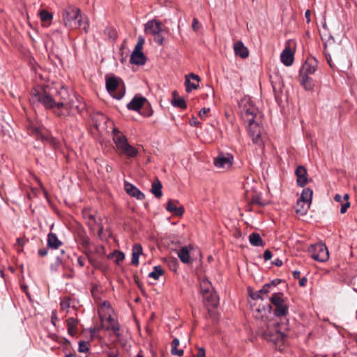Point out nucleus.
<instances>
[{
	"label": "nucleus",
	"instance_id": "obj_6",
	"mask_svg": "<svg viewBox=\"0 0 357 357\" xmlns=\"http://www.w3.org/2000/svg\"><path fill=\"white\" fill-rule=\"evenodd\" d=\"M280 325L271 323L267 325L266 329L262 333L263 337L268 342L278 344L284 339V333L279 329Z\"/></svg>",
	"mask_w": 357,
	"mask_h": 357
},
{
	"label": "nucleus",
	"instance_id": "obj_38",
	"mask_svg": "<svg viewBox=\"0 0 357 357\" xmlns=\"http://www.w3.org/2000/svg\"><path fill=\"white\" fill-rule=\"evenodd\" d=\"M61 310L68 313L70 308V298L66 297L63 298L60 303Z\"/></svg>",
	"mask_w": 357,
	"mask_h": 357
},
{
	"label": "nucleus",
	"instance_id": "obj_51",
	"mask_svg": "<svg viewBox=\"0 0 357 357\" xmlns=\"http://www.w3.org/2000/svg\"><path fill=\"white\" fill-rule=\"evenodd\" d=\"M272 257V253L269 250H266L264 252V259L265 261H268Z\"/></svg>",
	"mask_w": 357,
	"mask_h": 357
},
{
	"label": "nucleus",
	"instance_id": "obj_56",
	"mask_svg": "<svg viewBox=\"0 0 357 357\" xmlns=\"http://www.w3.org/2000/svg\"><path fill=\"white\" fill-rule=\"evenodd\" d=\"M84 258L82 257H79L77 259V263L80 267H83L84 266Z\"/></svg>",
	"mask_w": 357,
	"mask_h": 357
},
{
	"label": "nucleus",
	"instance_id": "obj_55",
	"mask_svg": "<svg viewBox=\"0 0 357 357\" xmlns=\"http://www.w3.org/2000/svg\"><path fill=\"white\" fill-rule=\"evenodd\" d=\"M190 124L192 126H197L199 124V121L195 117H192L190 121Z\"/></svg>",
	"mask_w": 357,
	"mask_h": 357
},
{
	"label": "nucleus",
	"instance_id": "obj_33",
	"mask_svg": "<svg viewBox=\"0 0 357 357\" xmlns=\"http://www.w3.org/2000/svg\"><path fill=\"white\" fill-rule=\"evenodd\" d=\"M164 274V271L160 266L153 267V271L149 273V277L154 280H158L160 276Z\"/></svg>",
	"mask_w": 357,
	"mask_h": 357
},
{
	"label": "nucleus",
	"instance_id": "obj_49",
	"mask_svg": "<svg viewBox=\"0 0 357 357\" xmlns=\"http://www.w3.org/2000/svg\"><path fill=\"white\" fill-rule=\"evenodd\" d=\"M210 111L209 108L204 107L199 112V116L202 119H205L207 113Z\"/></svg>",
	"mask_w": 357,
	"mask_h": 357
},
{
	"label": "nucleus",
	"instance_id": "obj_13",
	"mask_svg": "<svg viewBox=\"0 0 357 357\" xmlns=\"http://www.w3.org/2000/svg\"><path fill=\"white\" fill-rule=\"evenodd\" d=\"M232 160L231 155H220L214 159V165L219 169H228L231 167Z\"/></svg>",
	"mask_w": 357,
	"mask_h": 357
},
{
	"label": "nucleus",
	"instance_id": "obj_57",
	"mask_svg": "<svg viewBox=\"0 0 357 357\" xmlns=\"http://www.w3.org/2000/svg\"><path fill=\"white\" fill-rule=\"evenodd\" d=\"M273 264L274 265H275L276 266H281L282 265V261L280 259H275L273 261Z\"/></svg>",
	"mask_w": 357,
	"mask_h": 357
},
{
	"label": "nucleus",
	"instance_id": "obj_60",
	"mask_svg": "<svg viewBox=\"0 0 357 357\" xmlns=\"http://www.w3.org/2000/svg\"><path fill=\"white\" fill-rule=\"evenodd\" d=\"M47 254V249H43L38 250V255L41 257H44Z\"/></svg>",
	"mask_w": 357,
	"mask_h": 357
},
{
	"label": "nucleus",
	"instance_id": "obj_21",
	"mask_svg": "<svg viewBox=\"0 0 357 357\" xmlns=\"http://www.w3.org/2000/svg\"><path fill=\"white\" fill-rule=\"evenodd\" d=\"M28 130H29L30 134L35 136L37 139L43 141L45 139H47V135L44 132L43 129H42L40 127H38L37 126L34 125L33 123H30L28 126Z\"/></svg>",
	"mask_w": 357,
	"mask_h": 357
},
{
	"label": "nucleus",
	"instance_id": "obj_18",
	"mask_svg": "<svg viewBox=\"0 0 357 357\" xmlns=\"http://www.w3.org/2000/svg\"><path fill=\"white\" fill-rule=\"evenodd\" d=\"M295 173L297 176V184L300 187H304L307 183V173L306 169L303 166H298Z\"/></svg>",
	"mask_w": 357,
	"mask_h": 357
},
{
	"label": "nucleus",
	"instance_id": "obj_48",
	"mask_svg": "<svg viewBox=\"0 0 357 357\" xmlns=\"http://www.w3.org/2000/svg\"><path fill=\"white\" fill-rule=\"evenodd\" d=\"M105 33H108L110 38H113L114 39L116 38V30L112 28H106L105 29Z\"/></svg>",
	"mask_w": 357,
	"mask_h": 357
},
{
	"label": "nucleus",
	"instance_id": "obj_47",
	"mask_svg": "<svg viewBox=\"0 0 357 357\" xmlns=\"http://www.w3.org/2000/svg\"><path fill=\"white\" fill-rule=\"evenodd\" d=\"M192 27L194 31H197L200 27L201 24H199L198 20L197 18H193L192 23Z\"/></svg>",
	"mask_w": 357,
	"mask_h": 357
},
{
	"label": "nucleus",
	"instance_id": "obj_42",
	"mask_svg": "<svg viewBox=\"0 0 357 357\" xmlns=\"http://www.w3.org/2000/svg\"><path fill=\"white\" fill-rule=\"evenodd\" d=\"M275 285H276V283H275L274 282H273L271 283L265 284L263 286V287L261 288V289L259 290L261 295L264 296L265 295H267L270 292V289H271V287L275 286Z\"/></svg>",
	"mask_w": 357,
	"mask_h": 357
},
{
	"label": "nucleus",
	"instance_id": "obj_3",
	"mask_svg": "<svg viewBox=\"0 0 357 357\" xmlns=\"http://www.w3.org/2000/svg\"><path fill=\"white\" fill-rule=\"evenodd\" d=\"M113 309L107 301L100 303L98 307V315L101 321L102 327L107 331L112 330L116 335H119V325L113 318Z\"/></svg>",
	"mask_w": 357,
	"mask_h": 357
},
{
	"label": "nucleus",
	"instance_id": "obj_62",
	"mask_svg": "<svg viewBox=\"0 0 357 357\" xmlns=\"http://www.w3.org/2000/svg\"><path fill=\"white\" fill-rule=\"evenodd\" d=\"M98 234L100 236L103 231V227L102 225H100L99 224H98Z\"/></svg>",
	"mask_w": 357,
	"mask_h": 357
},
{
	"label": "nucleus",
	"instance_id": "obj_20",
	"mask_svg": "<svg viewBox=\"0 0 357 357\" xmlns=\"http://www.w3.org/2000/svg\"><path fill=\"white\" fill-rule=\"evenodd\" d=\"M124 189L126 192L130 196L142 200L144 198V195L135 185L131 183H125Z\"/></svg>",
	"mask_w": 357,
	"mask_h": 357
},
{
	"label": "nucleus",
	"instance_id": "obj_37",
	"mask_svg": "<svg viewBox=\"0 0 357 357\" xmlns=\"http://www.w3.org/2000/svg\"><path fill=\"white\" fill-rule=\"evenodd\" d=\"M40 18L42 22H51L53 19L52 13L47 10L43 9L39 12Z\"/></svg>",
	"mask_w": 357,
	"mask_h": 357
},
{
	"label": "nucleus",
	"instance_id": "obj_22",
	"mask_svg": "<svg viewBox=\"0 0 357 357\" xmlns=\"http://www.w3.org/2000/svg\"><path fill=\"white\" fill-rule=\"evenodd\" d=\"M312 195L313 191L312 189L309 188H304L302 191L299 199L297 201V204L298 206H300L302 203H305V204H308L310 205L312 203Z\"/></svg>",
	"mask_w": 357,
	"mask_h": 357
},
{
	"label": "nucleus",
	"instance_id": "obj_27",
	"mask_svg": "<svg viewBox=\"0 0 357 357\" xmlns=\"http://www.w3.org/2000/svg\"><path fill=\"white\" fill-rule=\"evenodd\" d=\"M130 61L137 65H143L146 61V58L142 51L133 50L130 56Z\"/></svg>",
	"mask_w": 357,
	"mask_h": 357
},
{
	"label": "nucleus",
	"instance_id": "obj_52",
	"mask_svg": "<svg viewBox=\"0 0 357 357\" xmlns=\"http://www.w3.org/2000/svg\"><path fill=\"white\" fill-rule=\"evenodd\" d=\"M196 357H205V349L204 348H199Z\"/></svg>",
	"mask_w": 357,
	"mask_h": 357
},
{
	"label": "nucleus",
	"instance_id": "obj_4",
	"mask_svg": "<svg viewBox=\"0 0 357 357\" xmlns=\"http://www.w3.org/2000/svg\"><path fill=\"white\" fill-rule=\"evenodd\" d=\"M238 109L241 118L246 122L261 119V114L250 97L245 96L239 101Z\"/></svg>",
	"mask_w": 357,
	"mask_h": 357
},
{
	"label": "nucleus",
	"instance_id": "obj_40",
	"mask_svg": "<svg viewBox=\"0 0 357 357\" xmlns=\"http://www.w3.org/2000/svg\"><path fill=\"white\" fill-rule=\"evenodd\" d=\"M344 202L341 204L340 213L342 214L346 213V211L350 206V202H349V195L348 194H345L344 195Z\"/></svg>",
	"mask_w": 357,
	"mask_h": 357
},
{
	"label": "nucleus",
	"instance_id": "obj_12",
	"mask_svg": "<svg viewBox=\"0 0 357 357\" xmlns=\"http://www.w3.org/2000/svg\"><path fill=\"white\" fill-rule=\"evenodd\" d=\"M200 78L198 75L190 73L185 76V90L188 93L191 92L192 90H195L199 87V82Z\"/></svg>",
	"mask_w": 357,
	"mask_h": 357
},
{
	"label": "nucleus",
	"instance_id": "obj_9",
	"mask_svg": "<svg viewBox=\"0 0 357 357\" xmlns=\"http://www.w3.org/2000/svg\"><path fill=\"white\" fill-rule=\"evenodd\" d=\"M268 299L275 307L274 310L275 316L284 317L287 314L288 307L284 303L282 293H275Z\"/></svg>",
	"mask_w": 357,
	"mask_h": 357
},
{
	"label": "nucleus",
	"instance_id": "obj_64",
	"mask_svg": "<svg viewBox=\"0 0 357 357\" xmlns=\"http://www.w3.org/2000/svg\"><path fill=\"white\" fill-rule=\"evenodd\" d=\"M89 261H90V263H91L93 266H94L96 268H98V265H97L96 264H95L92 259H89Z\"/></svg>",
	"mask_w": 357,
	"mask_h": 357
},
{
	"label": "nucleus",
	"instance_id": "obj_14",
	"mask_svg": "<svg viewBox=\"0 0 357 357\" xmlns=\"http://www.w3.org/2000/svg\"><path fill=\"white\" fill-rule=\"evenodd\" d=\"M193 249L192 245L181 247L177 251V255L180 260L184 264H190L192 262L190 252Z\"/></svg>",
	"mask_w": 357,
	"mask_h": 357
},
{
	"label": "nucleus",
	"instance_id": "obj_17",
	"mask_svg": "<svg viewBox=\"0 0 357 357\" xmlns=\"http://www.w3.org/2000/svg\"><path fill=\"white\" fill-rule=\"evenodd\" d=\"M282 63L286 66H290L294 62V52L289 46H286L280 55Z\"/></svg>",
	"mask_w": 357,
	"mask_h": 357
},
{
	"label": "nucleus",
	"instance_id": "obj_35",
	"mask_svg": "<svg viewBox=\"0 0 357 357\" xmlns=\"http://www.w3.org/2000/svg\"><path fill=\"white\" fill-rule=\"evenodd\" d=\"M172 105L174 107H178V108L183 109H186V107H187L185 101L184 100L183 98H180V97L173 98L172 100Z\"/></svg>",
	"mask_w": 357,
	"mask_h": 357
},
{
	"label": "nucleus",
	"instance_id": "obj_29",
	"mask_svg": "<svg viewBox=\"0 0 357 357\" xmlns=\"http://www.w3.org/2000/svg\"><path fill=\"white\" fill-rule=\"evenodd\" d=\"M66 324L68 326V333L71 336L75 335L77 333L78 320L70 317L66 320Z\"/></svg>",
	"mask_w": 357,
	"mask_h": 357
},
{
	"label": "nucleus",
	"instance_id": "obj_43",
	"mask_svg": "<svg viewBox=\"0 0 357 357\" xmlns=\"http://www.w3.org/2000/svg\"><path fill=\"white\" fill-rule=\"evenodd\" d=\"M112 255L115 257V261L116 264H119L125 259L124 253L118 250H115Z\"/></svg>",
	"mask_w": 357,
	"mask_h": 357
},
{
	"label": "nucleus",
	"instance_id": "obj_11",
	"mask_svg": "<svg viewBox=\"0 0 357 357\" xmlns=\"http://www.w3.org/2000/svg\"><path fill=\"white\" fill-rule=\"evenodd\" d=\"M201 293L204 300L212 306L217 305V296L213 291L211 284L208 279H203L200 282Z\"/></svg>",
	"mask_w": 357,
	"mask_h": 357
},
{
	"label": "nucleus",
	"instance_id": "obj_58",
	"mask_svg": "<svg viewBox=\"0 0 357 357\" xmlns=\"http://www.w3.org/2000/svg\"><path fill=\"white\" fill-rule=\"evenodd\" d=\"M325 55H326V58L328 63L329 64L330 67L333 68L334 67V66L332 63L331 57L329 55L328 56L326 54V53H325Z\"/></svg>",
	"mask_w": 357,
	"mask_h": 357
},
{
	"label": "nucleus",
	"instance_id": "obj_53",
	"mask_svg": "<svg viewBox=\"0 0 357 357\" xmlns=\"http://www.w3.org/2000/svg\"><path fill=\"white\" fill-rule=\"evenodd\" d=\"M334 200L337 202H339L340 204L343 203L344 202V197H342L339 194H336L334 197Z\"/></svg>",
	"mask_w": 357,
	"mask_h": 357
},
{
	"label": "nucleus",
	"instance_id": "obj_34",
	"mask_svg": "<svg viewBox=\"0 0 357 357\" xmlns=\"http://www.w3.org/2000/svg\"><path fill=\"white\" fill-rule=\"evenodd\" d=\"M250 202L252 204H256L259 206H264L268 204L266 201L262 199L261 195L257 193L252 195Z\"/></svg>",
	"mask_w": 357,
	"mask_h": 357
},
{
	"label": "nucleus",
	"instance_id": "obj_28",
	"mask_svg": "<svg viewBox=\"0 0 357 357\" xmlns=\"http://www.w3.org/2000/svg\"><path fill=\"white\" fill-rule=\"evenodd\" d=\"M62 243L59 240L56 235L54 233L50 232L47 236V245L52 249H58Z\"/></svg>",
	"mask_w": 357,
	"mask_h": 357
},
{
	"label": "nucleus",
	"instance_id": "obj_54",
	"mask_svg": "<svg viewBox=\"0 0 357 357\" xmlns=\"http://www.w3.org/2000/svg\"><path fill=\"white\" fill-rule=\"evenodd\" d=\"M311 12L310 10H307L305 13V17L306 19V22L309 24L311 22Z\"/></svg>",
	"mask_w": 357,
	"mask_h": 357
},
{
	"label": "nucleus",
	"instance_id": "obj_46",
	"mask_svg": "<svg viewBox=\"0 0 357 357\" xmlns=\"http://www.w3.org/2000/svg\"><path fill=\"white\" fill-rule=\"evenodd\" d=\"M251 297L254 300H258V299L264 300L265 299V296L261 295L260 291H256V292L252 294Z\"/></svg>",
	"mask_w": 357,
	"mask_h": 357
},
{
	"label": "nucleus",
	"instance_id": "obj_41",
	"mask_svg": "<svg viewBox=\"0 0 357 357\" xmlns=\"http://www.w3.org/2000/svg\"><path fill=\"white\" fill-rule=\"evenodd\" d=\"M310 205L308 204H305V203H302L301 205L298 206V205L296 204V212L301 215H305L310 208Z\"/></svg>",
	"mask_w": 357,
	"mask_h": 357
},
{
	"label": "nucleus",
	"instance_id": "obj_44",
	"mask_svg": "<svg viewBox=\"0 0 357 357\" xmlns=\"http://www.w3.org/2000/svg\"><path fill=\"white\" fill-rule=\"evenodd\" d=\"M89 342L85 341H81L79 343V352H86L89 351Z\"/></svg>",
	"mask_w": 357,
	"mask_h": 357
},
{
	"label": "nucleus",
	"instance_id": "obj_7",
	"mask_svg": "<svg viewBox=\"0 0 357 357\" xmlns=\"http://www.w3.org/2000/svg\"><path fill=\"white\" fill-rule=\"evenodd\" d=\"M106 89L114 98L120 100L124 96L122 90H119L121 79L114 75H105Z\"/></svg>",
	"mask_w": 357,
	"mask_h": 357
},
{
	"label": "nucleus",
	"instance_id": "obj_5",
	"mask_svg": "<svg viewBox=\"0 0 357 357\" xmlns=\"http://www.w3.org/2000/svg\"><path fill=\"white\" fill-rule=\"evenodd\" d=\"M310 257L319 262H326L329 258V252L323 243L310 245L307 249Z\"/></svg>",
	"mask_w": 357,
	"mask_h": 357
},
{
	"label": "nucleus",
	"instance_id": "obj_45",
	"mask_svg": "<svg viewBox=\"0 0 357 357\" xmlns=\"http://www.w3.org/2000/svg\"><path fill=\"white\" fill-rule=\"evenodd\" d=\"M144 43V38L142 36L138 38L137 43L135 45L134 50L142 51V46Z\"/></svg>",
	"mask_w": 357,
	"mask_h": 357
},
{
	"label": "nucleus",
	"instance_id": "obj_8",
	"mask_svg": "<svg viewBox=\"0 0 357 357\" xmlns=\"http://www.w3.org/2000/svg\"><path fill=\"white\" fill-rule=\"evenodd\" d=\"M162 31V24L156 20L148 21L144 25V32L146 34H150L155 36V42L159 45H162L163 37L160 33Z\"/></svg>",
	"mask_w": 357,
	"mask_h": 357
},
{
	"label": "nucleus",
	"instance_id": "obj_1",
	"mask_svg": "<svg viewBox=\"0 0 357 357\" xmlns=\"http://www.w3.org/2000/svg\"><path fill=\"white\" fill-rule=\"evenodd\" d=\"M30 102L33 105L40 103L47 109H54L58 116H66L73 111V105L65 88H61L54 96L45 89H33Z\"/></svg>",
	"mask_w": 357,
	"mask_h": 357
},
{
	"label": "nucleus",
	"instance_id": "obj_24",
	"mask_svg": "<svg viewBox=\"0 0 357 357\" xmlns=\"http://www.w3.org/2000/svg\"><path fill=\"white\" fill-rule=\"evenodd\" d=\"M119 151L121 154L125 155L128 158H135L138 154L137 149L129 144V143L126 144L124 146H121V149Z\"/></svg>",
	"mask_w": 357,
	"mask_h": 357
},
{
	"label": "nucleus",
	"instance_id": "obj_25",
	"mask_svg": "<svg viewBox=\"0 0 357 357\" xmlns=\"http://www.w3.org/2000/svg\"><path fill=\"white\" fill-rule=\"evenodd\" d=\"M235 54L241 58H247L249 55L248 48L244 45L241 41H238L234 46Z\"/></svg>",
	"mask_w": 357,
	"mask_h": 357
},
{
	"label": "nucleus",
	"instance_id": "obj_15",
	"mask_svg": "<svg viewBox=\"0 0 357 357\" xmlns=\"http://www.w3.org/2000/svg\"><path fill=\"white\" fill-rule=\"evenodd\" d=\"M113 141L118 151L121 149V146H124L128 144L126 137L123 135L117 128H114L112 130Z\"/></svg>",
	"mask_w": 357,
	"mask_h": 357
},
{
	"label": "nucleus",
	"instance_id": "obj_50",
	"mask_svg": "<svg viewBox=\"0 0 357 357\" xmlns=\"http://www.w3.org/2000/svg\"><path fill=\"white\" fill-rule=\"evenodd\" d=\"M58 321L57 312L56 310H53L51 314V322L54 326H56V323Z\"/></svg>",
	"mask_w": 357,
	"mask_h": 357
},
{
	"label": "nucleus",
	"instance_id": "obj_61",
	"mask_svg": "<svg viewBox=\"0 0 357 357\" xmlns=\"http://www.w3.org/2000/svg\"><path fill=\"white\" fill-rule=\"evenodd\" d=\"M300 275H301V273H300V271H294L293 272V276H294V278L295 279L299 278Z\"/></svg>",
	"mask_w": 357,
	"mask_h": 357
},
{
	"label": "nucleus",
	"instance_id": "obj_39",
	"mask_svg": "<svg viewBox=\"0 0 357 357\" xmlns=\"http://www.w3.org/2000/svg\"><path fill=\"white\" fill-rule=\"evenodd\" d=\"M84 216L89 225L93 226L97 223L95 214L91 213L89 211H84Z\"/></svg>",
	"mask_w": 357,
	"mask_h": 357
},
{
	"label": "nucleus",
	"instance_id": "obj_10",
	"mask_svg": "<svg viewBox=\"0 0 357 357\" xmlns=\"http://www.w3.org/2000/svg\"><path fill=\"white\" fill-rule=\"evenodd\" d=\"M248 131L249 135L252 137V140L255 144H259L262 142L261 139V134H262V128L260 126L261 123V119H256L252 120L251 121H248Z\"/></svg>",
	"mask_w": 357,
	"mask_h": 357
},
{
	"label": "nucleus",
	"instance_id": "obj_23",
	"mask_svg": "<svg viewBox=\"0 0 357 357\" xmlns=\"http://www.w3.org/2000/svg\"><path fill=\"white\" fill-rule=\"evenodd\" d=\"M146 99L144 97H134L132 100L127 105V107L130 110L139 111L145 102Z\"/></svg>",
	"mask_w": 357,
	"mask_h": 357
},
{
	"label": "nucleus",
	"instance_id": "obj_63",
	"mask_svg": "<svg viewBox=\"0 0 357 357\" xmlns=\"http://www.w3.org/2000/svg\"><path fill=\"white\" fill-rule=\"evenodd\" d=\"M107 357H118V355L116 353L109 352L107 354Z\"/></svg>",
	"mask_w": 357,
	"mask_h": 357
},
{
	"label": "nucleus",
	"instance_id": "obj_26",
	"mask_svg": "<svg viewBox=\"0 0 357 357\" xmlns=\"http://www.w3.org/2000/svg\"><path fill=\"white\" fill-rule=\"evenodd\" d=\"M142 254V247L140 244L135 243L132 246L131 263L135 266L139 265V258Z\"/></svg>",
	"mask_w": 357,
	"mask_h": 357
},
{
	"label": "nucleus",
	"instance_id": "obj_16",
	"mask_svg": "<svg viewBox=\"0 0 357 357\" xmlns=\"http://www.w3.org/2000/svg\"><path fill=\"white\" fill-rule=\"evenodd\" d=\"M317 70V61L314 59H307L303 65L300 71V75H310L313 74Z\"/></svg>",
	"mask_w": 357,
	"mask_h": 357
},
{
	"label": "nucleus",
	"instance_id": "obj_19",
	"mask_svg": "<svg viewBox=\"0 0 357 357\" xmlns=\"http://www.w3.org/2000/svg\"><path fill=\"white\" fill-rule=\"evenodd\" d=\"M177 204H178V201L170 199L167 202L166 209L167 211L173 213L175 215L181 217L184 213L185 210L182 206L177 207Z\"/></svg>",
	"mask_w": 357,
	"mask_h": 357
},
{
	"label": "nucleus",
	"instance_id": "obj_2",
	"mask_svg": "<svg viewBox=\"0 0 357 357\" xmlns=\"http://www.w3.org/2000/svg\"><path fill=\"white\" fill-rule=\"evenodd\" d=\"M62 22L70 29L82 27L85 33H88L89 22L88 17L82 14L81 10L73 6H68L61 12Z\"/></svg>",
	"mask_w": 357,
	"mask_h": 357
},
{
	"label": "nucleus",
	"instance_id": "obj_30",
	"mask_svg": "<svg viewBox=\"0 0 357 357\" xmlns=\"http://www.w3.org/2000/svg\"><path fill=\"white\" fill-rule=\"evenodd\" d=\"M301 84L306 90H312L314 87L313 80L309 75H299Z\"/></svg>",
	"mask_w": 357,
	"mask_h": 357
},
{
	"label": "nucleus",
	"instance_id": "obj_31",
	"mask_svg": "<svg viewBox=\"0 0 357 357\" xmlns=\"http://www.w3.org/2000/svg\"><path fill=\"white\" fill-rule=\"evenodd\" d=\"M162 188L161 182L157 178L152 183L151 192L156 198H160L162 195Z\"/></svg>",
	"mask_w": 357,
	"mask_h": 357
},
{
	"label": "nucleus",
	"instance_id": "obj_59",
	"mask_svg": "<svg viewBox=\"0 0 357 357\" xmlns=\"http://www.w3.org/2000/svg\"><path fill=\"white\" fill-rule=\"evenodd\" d=\"M307 283V278H302L300 280H299V285L301 287H304Z\"/></svg>",
	"mask_w": 357,
	"mask_h": 357
},
{
	"label": "nucleus",
	"instance_id": "obj_36",
	"mask_svg": "<svg viewBox=\"0 0 357 357\" xmlns=\"http://www.w3.org/2000/svg\"><path fill=\"white\" fill-rule=\"evenodd\" d=\"M178 344L179 340L177 338L174 339L172 342V354L181 356L183 354V351L182 349H177Z\"/></svg>",
	"mask_w": 357,
	"mask_h": 357
},
{
	"label": "nucleus",
	"instance_id": "obj_32",
	"mask_svg": "<svg viewBox=\"0 0 357 357\" xmlns=\"http://www.w3.org/2000/svg\"><path fill=\"white\" fill-rule=\"evenodd\" d=\"M249 241L253 246H261L264 247L265 243L260 235L257 233H252L249 236Z\"/></svg>",
	"mask_w": 357,
	"mask_h": 357
}]
</instances>
